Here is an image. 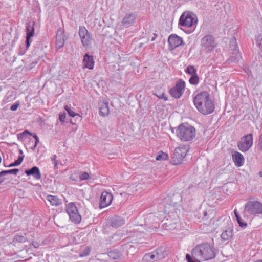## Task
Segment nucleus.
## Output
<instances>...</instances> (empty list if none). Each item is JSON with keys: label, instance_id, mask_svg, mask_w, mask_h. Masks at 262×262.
<instances>
[{"label": "nucleus", "instance_id": "f257e3e1", "mask_svg": "<svg viewBox=\"0 0 262 262\" xmlns=\"http://www.w3.org/2000/svg\"><path fill=\"white\" fill-rule=\"evenodd\" d=\"M193 96L194 105L200 113L208 115L214 111V104L207 92L203 91L194 94Z\"/></svg>", "mask_w": 262, "mask_h": 262}, {"label": "nucleus", "instance_id": "f03ea898", "mask_svg": "<svg viewBox=\"0 0 262 262\" xmlns=\"http://www.w3.org/2000/svg\"><path fill=\"white\" fill-rule=\"evenodd\" d=\"M194 257L201 260H208L215 257L213 248L208 243H204L196 246L193 249Z\"/></svg>", "mask_w": 262, "mask_h": 262}, {"label": "nucleus", "instance_id": "7ed1b4c3", "mask_svg": "<svg viewBox=\"0 0 262 262\" xmlns=\"http://www.w3.org/2000/svg\"><path fill=\"white\" fill-rule=\"evenodd\" d=\"M176 134L181 141H190L195 136V129L188 124L183 123L179 126Z\"/></svg>", "mask_w": 262, "mask_h": 262}, {"label": "nucleus", "instance_id": "20e7f679", "mask_svg": "<svg viewBox=\"0 0 262 262\" xmlns=\"http://www.w3.org/2000/svg\"><path fill=\"white\" fill-rule=\"evenodd\" d=\"M197 22L198 18L194 14L190 12H185L181 16L179 24L182 26L195 28Z\"/></svg>", "mask_w": 262, "mask_h": 262}, {"label": "nucleus", "instance_id": "39448f33", "mask_svg": "<svg viewBox=\"0 0 262 262\" xmlns=\"http://www.w3.org/2000/svg\"><path fill=\"white\" fill-rule=\"evenodd\" d=\"M65 210L68 214L69 219L71 222L76 224H78L80 223L81 221V216L74 203L70 202L66 204Z\"/></svg>", "mask_w": 262, "mask_h": 262}, {"label": "nucleus", "instance_id": "423d86ee", "mask_svg": "<svg viewBox=\"0 0 262 262\" xmlns=\"http://www.w3.org/2000/svg\"><path fill=\"white\" fill-rule=\"evenodd\" d=\"M244 211L251 215L262 214V203L257 201H249L245 204Z\"/></svg>", "mask_w": 262, "mask_h": 262}, {"label": "nucleus", "instance_id": "0eeeda50", "mask_svg": "<svg viewBox=\"0 0 262 262\" xmlns=\"http://www.w3.org/2000/svg\"><path fill=\"white\" fill-rule=\"evenodd\" d=\"M201 46L202 51L206 53H210L215 49L217 44L212 35H206L202 38Z\"/></svg>", "mask_w": 262, "mask_h": 262}, {"label": "nucleus", "instance_id": "6e6552de", "mask_svg": "<svg viewBox=\"0 0 262 262\" xmlns=\"http://www.w3.org/2000/svg\"><path fill=\"white\" fill-rule=\"evenodd\" d=\"M253 136L252 134L243 137L237 143L239 149L242 152L248 151L253 145Z\"/></svg>", "mask_w": 262, "mask_h": 262}, {"label": "nucleus", "instance_id": "1a4fd4ad", "mask_svg": "<svg viewBox=\"0 0 262 262\" xmlns=\"http://www.w3.org/2000/svg\"><path fill=\"white\" fill-rule=\"evenodd\" d=\"M78 33L83 46L86 48H89L91 43L92 37L88 30L84 26H80Z\"/></svg>", "mask_w": 262, "mask_h": 262}, {"label": "nucleus", "instance_id": "9d476101", "mask_svg": "<svg viewBox=\"0 0 262 262\" xmlns=\"http://www.w3.org/2000/svg\"><path fill=\"white\" fill-rule=\"evenodd\" d=\"M185 88V82L182 80H179L175 86L170 90L169 93L173 97L179 98L183 95Z\"/></svg>", "mask_w": 262, "mask_h": 262}, {"label": "nucleus", "instance_id": "9b49d317", "mask_svg": "<svg viewBox=\"0 0 262 262\" xmlns=\"http://www.w3.org/2000/svg\"><path fill=\"white\" fill-rule=\"evenodd\" d=\"M168 42L170 50H173L177 47L184 44L182 38L175 34H171L169 36Z\"/></svg>", "mask_w": 262, "mask_h": 262}, {"label": "nucleus", "instance_id": "f8f14e48", "mask_svg": "<svg viewBox=\"0 0 262 262\" xmlns=\"http://www.w3.org/2000/svg\"><path fill=\"white\" fill-rule=\"evenodd\" d=\"M132 247L130 244H125L120 248L119 249H115L108 253V256L111 258L113 259H118L121 258L123 256V251L128 248Z\"/></svg>", "mask_w": 262, "mask_h": 262}, {"label": "nucleus", "instance_id": "ddd939ff", "mask_svg": "<svg viewBox=\"0 0 262 262\" xmlns=\"http://www.w3.org/2000/svg\"><path fill=\"white\" fill-rule=\"evenodd\" d=\"M113 195L107 191H103L101 194L99 207L103 208L108 206L112 203Z\"/></svg>", "mask_w": 262, "mask_h": 262}, {"label": "nucleus", "instance_id": "4468645a", "mask_svg": "<svg viewBox=\"0 0 262 262\" xmlns=\"http://www.w3.org/2000/svg\"><path fill=\"white\" fill-rule=\"evenodd\" d=\"M82 63L83 69L93 70L95 64L93 57L86 53L83 56Z\"/></svg>", "mask_w": 262, "mask_h": 262}, {"label": "nucleus", "instance_id": "2eb2a0df", "mask_svg": "<svg viewBox=\"0 0 262 262\" xmlns=\"http://www.w3.org/2000/svg\"><path fill=\"white\" fill-rule=\"evenodd\" d=\"M137 18V15L134 13H129L125 14L123 18L122 23L125 27H129L135 23Z\"/></svg>", "mask_w": 262, "mask_h": 262}, {"label": "nucleus", "instance_id": "dca6fc26", "mask_svg": "<svg viewBox=\"0 0 262 262\" xmlns=\"http://www.w3.org/2000/svg\"><path fill=\"white\" fill-rule=\"evenodd\" d=\"M227 223L228 226V229L223 231L221 235V237L223 241H227L233 236V229L232 224L229 220L227 221Z\"/></svg>", "mask_w": 262, "mask_h": 262}, {"label": "nucleus", "instance_id": "f3484780", "mask_svg": "<svg viewBox=\"0 0 262 262\" xmlns=\"http://www.w3.org/2000/svg\"><path fill=\"white\" fill-rule=\"evenodd\" d=\"M65 41V36L64 35V30L59 28L58 29L57 34H56V48L58 49H60L62 47L64 44Z\"/></svg>", "mask_w": 262, "mask_h": 262}, {"label": "nucleus", "instance_id": "a211bd4d", "mask_svg": "<svg viewBox=\"0 0 262 262\" xmlns=\"http://www.w3.org/2000/svg\"><path fill=\"white\" fill-rule=\"evenodd\" d=\"M230 49L232 51V61L239 60L241 58L240 53L238 49V46L236 43L235 39H233L230 41Z\"/></svg>", "mask_w": 262, "mask_h": 262}, {"label": "nucleus", "instance_id": "6ab92c4d", "mask_svg": "<svg viewBox=\"0 0 262 262\" xmlns=\"http://www.w3.org/2000/svg\"><path fill=\"white\" fill-rule=\"evenodd\" d=\"M27 36H26V48L27 49H28L30 45V43L31 40H30L31 38L34 35V28L33 25L30 24H27L26 28Z\"/></svg>", "mask_w": 262, "mask_h": 262}, {"label": "nucleus", "instance_id": "aec40b11", "mask_svg": "<svg viewBox=\"0 0 262 262\" xmlns=\"http://www.w3.org/2000/svg\"><path fill=\"white\" fill-rule=\"evenodd\" d=\"M233 161L236 166L239 167L243 165L245 161L244 156L238 151H235L232 155Z\"/></svg>", "mask_w": 262, "mask_h": 262}, {"label": "nucleus", "instance_id": "412c9836", "mask_svg": "<svg viewBox=\"0 0 262 262\" xmlns=\"http://www.w3.org/2000/svg\"><path fill=\"white\" fill-rule=\"evenodd\" d=\"M25 172L27 176H32L36 180H40L41 178L40 170L37 166H34L31 169H26Z\"/></svg>", "mask_w": 262, "mask_h": 262}, {"label": "nucleus", "instance_id": "4be33fe9", "mask_svg": "<svg viewBox=\"0 0 262 262\" xmlns=\"http://www.w3.org/2000/svg\"><path fill=\"white\" fill-rule=\"evenodd\" d=\"M155 254L156 255L157 259L159 260L166 257L168 254V251L166 247L161 246L155 251Z\"/></svg>", "mask_w": 262, "mask_h": 262}, {"label": "nucleus", "instance_id": "5701e85b", "mask_svg": "<svg viewBox=\"0 0 262 262\" xmlns=\"http://www.w3.org/2000/svg\"><path fill=\"white\" fill-rule=\"evenodd\" d=\"M111 225L115 228L120 227L125 224V220L121 217L115 216L110 220Z\"/></svg>", "mask_w": 262, "mask_h": 262}, {"label": "nucleus", "instance_id": "b1692460", "mask_svg": "<svg viewBox=\"0 0 262 262\" xmlns=\"http://www.w3.org/2000/svg\"><path fill=\"white\" fill-rule=\"evenodd\" d=\"M46 200L49 201L52 206H59L61 204V200L58 196L48 195L46 196Z\"/></svg>", "mask_w": 262, "mask_h": 262}, {"label": "nucleus", "instance_id": "393cba45", "mask_svg": "<svg viewBox=\"0 0 262 262\" xmlns=\"http://www.w3.org/2000/svg\"><path fill=\"white\" fill-rule=\"evenodd\" d=\"M100 114L103 116H106L109 114L108 102L107 101L102 102L99 108Z\"/></svg>", "mask_w": 262, "mask_h": 262}, {"label": "nucleus", "instance_id": "a878e982", "mask_svg": "<svg viewBox=\"0 0 262 262\" xmlns=\"http://www.w3.org/2000/svg\"><path fill=\"white\" fill-rule=\"evenodd\" d=\"M184 158L181 157L180 155H179L178 152L174 151L173 156L172 157L171 163L173 165H178L182 163Z\"/></svg>", "mask_w": 262, "mask_h": 262}, {"label": "nucleus", "instance_id": "bb28decb", "mask_svg": "<svg viewBox=\"0 0 262 262\" xmlns=\"http://www.w3.org/2000/svg\"><path fill=\"white\" fill-rule=\"evenodd\" d=\"M174 150L177 152L178 151L179 155L183 158H184L188 152V148L186 145H181L176 148Z\"/></svg>", "mask_w": 262, "mask_h": 262}, {"label": "nucleus", "instance_id": "cd10ccee", "mask_svg": "<svg viewBox=\"0 0 262 262\" xmlns=\"http://www.w3.org/2000/svg\"><path fill=\"white\" fill-rule=\"evenodd\" d=\"M143 260L147 262H152L158 260L157 259L156 255L155 254V252L149 253L144 255L143 257Z\"/></svg>", "mask_w": 262, "mask_h": 262}, {"label": "nucleus", "instance_id": "c85d7f7f", "mask_svg": "<svg viewBox=\"0 0 262 262\" xmlns=\"http://www.w3.org/2000/svg\"><path fill=\"white\" fill-rule=\"evenodd\" d=\"M168 155L165 152L160 151L157 156L156 159L157 161L166 160L168 159Z\"/></svg>", "mask_w": 262, "mask_h": 262}, {"label": "nucleus", "instance_id": "c756f323", "mask_svg": "<svg viewBox=\"0 0 262 262\" xmlns=\"http://www.w3.org/2000/svg\"><path fill=\"white\" fill-rule=\"evenodd\" d=\"M64 109L67 111L69 115L72 117H74L78 115L77 113L74 112L73 108H72L70 105H66L64 106Z\"/></svg>", "mask_w": 262, "mask_h": 262}, {"label": "nucleus", "instance_id": "7c9ffc66", "mask_svg": "<svg viewBox=\"0 0 262 262\" xmlns=\"http://www.w3.org/2000/svg\"><path fill=\"white\" fill-rule=\"evenodd\" d=\"M26 241L25 236L21 235H16L13 239L14 243H23Z\"/></svg>", "mask_w": 262, "mask_h": 262}, {"label": "nucleus", "instance_id": "2f4dec72", "mask_svg": "<svg viewBox=\"0 0 262 262\" xmlns=\"http://www.w3.org/2000/svg\"><path fill=\"white\" fill-rule=\"evenodd\" d=\"M189 82L191 84L196 85L199 82V79L196 74L192 75L189 79Z\"/></svg>", "mask_w": 262, "mask_h": 262}, {"label": "nucleus", "instance_id": "473e14b6", "mask_svg": "<svg viewBox=\"0 0 262 262\" xmlns=\"http://www.w3.org/2000/svg\"><path fill=\"white\" fill-rule=\"evenodd\" d=\"M186 72L191 75H194L196 74V70L194 68L193 66H188L186 70Z\"/></svg>", "mask_w": 262, "mask_h": 262}, {"label": "nucleus", "instance_id": "72a5a7b5", "mask_svg": "<svg viewBox=\"0 0 262 262\" xmlns=\"http://www.w3.org/2000/svg\"><path fill=\"white\" fill-rule=\"evenodd\" d=\"M56 158L57 156L55 155H53L51 158V161L53 162L55 169H58V162L56 160Z\"/></svg>", "mask_w": 262, "mask_h": 262}, {"label": "nucleus", "instance_id": "f704fd0d", "mask_svg": "<svg viewBox=\"0 0 262 262\" xmlns=\"http://www.w3.org/2000/svg\"><path fill=\"white\" fill-rule=\"evenodd\" d=\"M90 178V175L87 172H82L79 175V178L81 181L88 180Z\"/></svg>", "mask_w": 262, "mask_h": 262}, {"label": "nucleus", "instance_id": "c9c22d12", "mask_svg": "<svg viewBox=\"0 0 262 262\" xmlns=\"http://www.w3.org/2000/svg\"><path fill=\"white\" fill-rule=\"evenodd\" d=\"M66 118V114L65 112H61L59 114V119L62 123H63L65 122Z\"/></svg>", "mask_w": 262, "mask_h": 262}, {"label": "nucleus", "instance_id": "e433bc0d", "mask_svg": "<svg viewBox=\"0 0 262 262\" xmlns=\"http://www.w3.org/2000/svg\"><path fill=\"white\" fill-rule=\"evenodd\" d=\"M237 221L238 224H239V226L242 228H245L247 227V223L243 222L241 217L237 219Z\"/></svg>", "mask_w": 262, "mask_h": 262}, {"label": "nucleus", "instance_id": "4c0bfd02", "mask_svg": "<svg viewBox=\"0 0 262 262\" xmlns=\"http://www.w3.org/2000/svg\"><path fill=\"white\" fill-rule=\"evenodd\" d=\"M6 174H12L16 175L19 171L18 169H13L10 170H5Z\"/></svg>", "mask_w": 262, "mask_h": 262}, {"label": "nucleus", "instance_id": "58836bf2", "mask_svg": "<svg viewBox=\"0 0 262 262\" xmlns=\"http://www.w3.org/2000/svg\"><path fill=\"white\" fill-rule=\"evenodd\" d=\"M256 44L259 48H262V34L259 35L257 36Z\"/></svg>", "mask_w": 262, "mask_h": 262}, {"label": "nucleus", "instance_id": "ea45409f", "mask_svg": "<svg viewBox=\"0 0 262 262\" xmlns=\"http://www.w3.org/2000/svg\"><path fill=\"white\" fill-rule=\"evenodd\" d=\"M5 170L0 172V184L5 180L4 176L6 175Z\"/></svg>", "mask_w": 262, "mask_h": 262}, {"label": "nucleus", "instance_id": "a19ab883", "mask_svg": "<svg viewBox=\"0 0 262 262\" xmlns=\"http://www.w3.org/2000/svg\"><path fill=\"white\" fill-rule=\"evenodd\" d=\"M258 149H260L262 151V134H261L259 136L258 141Z\"/></svg>", "mask_w": 262, "mask_h": 262}, {"label": "nucleus", "instance_id": "79ce46f5", "mask_svg": "<svg viewBox=\"0 0 262 262\" xmlns=\"http://www.w3.org/2000/svg\"><path fill=\"white\" fill-rule=\"evenodd\" d=\"M19 105V102H16L11 106L10 110L12 111H15L18 108Z\"/></svg>", "mask_w": 262, "mask_h": 262}, {"label": "nucleus", "instance_id": "37998d69", "mask_svg": "<svg viewBox=\"0 0 262 262\" xmlns=\"http://www.w3.org/2000/svg\"><path fill=\"white\" fill-rule=\"evenodd\" d=\"M157 97L160 99H163L164 101H167L168 100L167 97L165 96L164 93H162L160 95L155 94Z\"/></svg>", "mask_w": 262, "mask_h": 262}, {"label": "nucleus", "instance_id": "c03bdc74", "mask_svg": "<svg viewBox=\"0 0 262 262\" xmlns=\"http://www.w3.org/2000/svg\"><path fill=\"white\" fill-rule=\"evenodd\" d=\"M90 253V250L89 248H86L84 252L80 255L81 256H85L88 255Z\"/></svg>", "mask_w": 262, "mask_h": 262}, {"label": "nucleus", "instance_id": "a18cd8bd", "mask_svg": "<svg viewBox=\"0 0 262 262\" xmlns=\"http://www.w3.org/2000/svg\"><path fill=\"white\" fill-rule=\"evenodd\" d=\"M32 245L35 248H38L40 245L39 243L38 242H36V241L32 242Z\"/></svg>", "mask_w": 262, "mask_h": 262}, {"label": "nucleus", "instance_id": "49530a36", "mask_svg": "<svg viewBox=\"0 0 262 262\" xmlns=\"http://www.w3.org/2000/svg\"><path fill=\"white\" fill-rule=\"evenodd\" d=\"M23 159H24V156H19L18 157V158L17 159V160H16V161L17 162V163L19 164V165H20L23 161Z\"/></svg>", "mask_w": 262, "mask_h": 262}, {"label": "nucleus", "instance_id": "de8ad7c7", "mask_svg": "<svg viewBox=\"0 0 262 262\" xmlns=\"http://www.w3.org/2000/svg\"><path fill=\"white\" fill-rule=\"evenodd\" d=\"M19 165V164L17 163V161H15L13 163L10 164L8 167H13V166H18Z\"/></svg>", "mask_w": 262, "mask_h": 262}, {"label": "nucleus", "instance_id": "09e8293b", "mask_svg": "<svg viewBox=\"0 0 262 262\" xmlns=\"http://www.w3.org/2000/svg\"><path fill=\"white\" fill-rule=\"evenodd\" d=\"M139 229V227L138 226H135V229H133V230H129V231H127L128 232V233L129 234V236H132V232H135L136 231L138 230Z\"/></svg>", "mask_w": 262, "mask_h": 262}, {"label": "nucleus", "instance_id": "8fccbe9b", "mask_svg": "<svg viewBox=\"0 0 262 262\" xmlns=\"http://www.w3.org/2000/svg\"><path fill=\"white\" fill-rule=\"evenodd\" d=\"M186 259L187 260L188 262H189V261L191 262V261H192L193 260L191 258V256L188 254H186Z\"/></svg>", "mask_w": 262, "mask_h": 262}, {"label": "nucleus", "instance_id": "3c124183", "mask_svg": "<svg viewBox=\"0 0 262 262\" xmlns=\"http://www.w3.org/2000/svg\"><path fill=\"white\" fill-rule=\"evenodd\" d=\"M234 214H235V217L236 218V220L240 217L239 215L237 214V210L236 209H235L234 210Z\"/></svg>", "mask_w": 262, "mask_h": 262}, {"label": "nucleus", "instance_id": "603ef678", "mask_svg": "<svg viewBox=\"0 0 262 262\" xmlns=\"http://www.w3.org/2000/svg\"><path fill=\"white\" fill-rule=\"evenodd\" d=\"M234 214H235V217L236 218V220L240 217L239 215L237 214V210L236 209H235L234 210Z\"/></svg>", "mask_w": 262, "mask_h": 262}, {"label": "nucleus", "instance_id": "864d4df0", "mask_svg": "<svg viewBox=\"0 0 262 262\" xmlns=\"http://www.w3.org/2000/svg\"><path fill=\"white\" fill-rule=\"evenodd\" d=\"M39 138H36V139H35V145L34 146L33 149H34L36 147L38 143L39 142Z\"/></svg>", "mask_w": 262, "mask_h": 262}, {"label": "nucleus", "instance_id": "5fc2aeb1", "mask_svg": "<svg viewBox=\"0 0 262 262\" xmlns=\"http://www.w3.org/2000/svg\"><path fill=\"white\" fill-rule=\"evenodd\" d=\"M200 260L199 259H197L196 260H193L192 261H191V262H200ZM190 262V261H189Z\"/></svg>", "mask_w": 262, "mask_h": 262}, {"label": "nucleus", "instance_id": "6e6d98bb", "mask_svg": "<svg viewBox=\"0 0 262 262\" xmlns=\"http://www.w3.org/2000/svg\"><path fill=\"white\" fill-rule=\"evenodd\" d=\"M33 136L35 138V139H36V138H38V136L36 134H34L33 135Z\"/></svg>", "mask_w": 262, "mask_h": 262}, {"label": "nucleus", "instance_id": "4d7b16f0", "mask_svg": "<svg viewBox=\"0 0 262 262\" xmlns=\"http://www.w3.org/2000/svg\"><path fill=\"white\" fill-rule=\"evenodd\" d=\"M255 262H262V260H257Z\"/></svg>", "mask_w": 262, "mask_h": 262}, {"label": "nucleus", "instance_id": "13d9d810", "mask_svg": "<svg viewBox=\"0 0 262 262\" xmlns=\"http://www.w3.org/2000/svg\"><path fill=\"white\" fill-rule=\"evenodd\" d=\"M28 133V134H31V133H30L28 131H25V132H24V133Z\"/></svg>", "mask_w": 262, "mask_h": 262}, {"label": "nucleus", "instance_id": "bf43d9fd", "mask_svg": "<svg viewBox=\"0 0 262 262\" xmlns=\"http://www.w3.org/2000/svg\"><path fill=\"white\" fill-rule=\"evenodd\" d=\"M204 215H205V216H206V215H207V212H205L204 213Z\"/></svg>", "mask_w": 262, "mask_h": 262}, {"label": "nucleus", "instance_id": "052dcab7", "mask_svg": "<svg viewBox=\"0 0 262 262\" xmlns=\"http://www.w3.org/2000/svg\"><path fill=\"white\" fill-rule=\"evenodd\" d=\"M22 152H22V150H20V153L22 154Z\"/></svg>", "mask_w": 262, "mask_h": 262}]
</instances>
